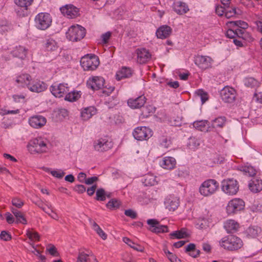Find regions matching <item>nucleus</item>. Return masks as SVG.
<instances>
[{
  "label": "nucleus",
  "mask_w": 262,
  "mask_h": 262,
  "mask_svg": "<svg viewBox=\"0 0 262 262\" xmlns=\"http://www.w3.org/2000/svg\"><path fill=\"white\" fill-rule=\"evenodd\" d=\"M133 135L136 140L142 141L150 138L152 135V132L145 126L137 127L134 129Z\"/></svg>",
  "instance_id": "8"
},
{
  "label": "nucleus",
  "mask_w": 262,
  "mask_h": 262,
  "mask_svg": "<svg viewBox=\"0 0 262 262\" xmlns=\"http://www.w3.org/2000/svg\"><path fill=\"white\" fill-rule=\"evenodd\" d=\"M32 80L31 76L28 74H22L16 78V82L21 86H26L28 88Z\"/></svg>",
  "instance_id": "26"
},
{
  "label": "nucleus",
  "mask_w": 262,
  "mask_h": 262,
  "mask_svg": "<svg viewBox=\"0 0 262 262\" xmlns=\"http://www.w3.org/2000/svg\"><path fill=\"white\" fill-rule=\"evenodd\" d=\"M176 164V159L171 157H165L163 158L160 163L162 167L166 169H173Z\"/></svg>",
  "instance_id": "22"
},
{
  "label": "nucleus",
  "mask_w": 262,
  "mask_h": 262,
  "mask_svg": "<svg viewBox=\"0 0 262 262\" xmlns=\"http://www.w3.org/2000/svg\"><path fill=\"white\" fill-rule=\"evenodd\" d=\"M173 10L178 14L182 15L189 11V8L186 3L179 1L174 3Z\"/></svg>",
  "instance_id": "24"
},
{
  "label": "nucleus",
  "mask_w": 262,
  "mask_h": 262,
  "mask_svg": "<svg viewBox=\"0 0 262 262\" xmlns=\"http://www.w3.org/2000/svg\"><path fill=\"white\" fill-rule=\"evenodd\" d=\"M33 0H15V4L25 10H27L28 7L31 5Z\"/></svg>",
  "instance_id": "42"
},
{
  "label": "nucleus",
  "mask_w": 262,
  "mask_h": 262,
  "mask_svg": "<svg viewBox=\"0 0 262 262\" xmlns=\"http://www.w3.org/2000/svg\"><path fill=\"white\" fill-rule=\"evenodd\" d=\"M245 206V202L240 199H234L230 201L226 207L228 214H232L242 210Z\"/></svg>",
  "instance_id": "10"
},
{
  "label": "nucleus",
  "mask_w": 262,
  "mask_h": 262,
  "mask_svg": "<svg viewBox=\"0 0 262 262\" xmlns=\"http://www.w3.org/2000/svg\"><path fill=\"white\" fill-rule=\"evenodd\" d=\"M159 145L161 148H168L171 144V141L167 136H162L158 139Z\"/></svg>",
  "instance_id": "33"
},
{
  "label": "nucleus",
  "mask_w": 262,
  "mask_h": 262,
  "mask_svg": "<svg viewBox=\"0 0 262 262\" xmlns=\"http://www.w3.org/2000/svg\"><path fill=\"white\" fill-rule=\"evenodd\" d=\"M146 100L145 97L142 95L136 98L129 99L127 101V104L132 108H139L144 106Z\"/></svg>",
  "instance_id": "18"
},
{
  "label": "nucleus",
  "mask_w": 262,
  "mask_h": 262,
  "mask_svg": "<svg viewBox=\"0 0 262 262\" xmlns=\"http://www.w3.org/2000/svg\"><path fill=\"white\" fill-rule=\"evenodd\" d=\"M111 36V33L110 32H107L104 34H103L101 35V38L102 40V42L104 43H107L108 42V40H109Z\"/></svg>",
  "instance_id": "64"
},
{
  "label": "nucleus",
  "mask_w": 262,
  "mask_h": 262,
  "mask_svg": "<svg viewBox=\"0 0 262 262\" xmlns=\"http://www.w3.org/2000/svg\"><path fill=\"white\" fill-rule=\"evenodd\" d=\"M231 24H234L235 26L237 27L238 28H241L243 30L248 28V25L245 21L242 20H238L236 21H231L230 22Z\"/></svg>",
  "instance_id": "54"
},
{
  "label": "nucleus",
  "mask_w": 262,
  "mask_h": 262,
  "mask_svg": "<svg viewBox=\"0 0 262 262\" xmlns=\"http://www.w3.org/2000/svg\"><path fill=\"white\" fill-rule=\"evenodd\" d=\"M89 254L83 252H80L77 258L76 262H88L89 259Z\"/></svg>",
  "instance_id": "51"
},
{
  "label": "nucleus",
  "mask_w": 262,
  "mask_h": 262,
  "mask_svg": "<svg viewBox=\"0 0 262 262\" xmlns=\"http://www.w3.org/2000/svg\"><path fill=\"white\" fill-rule=\"evenodd\" d=\"M0 238L5 241H9L11 239V235L6 231H2L0 234Z\"/></svg>",
  "instance_id": "56"
},
{
  "label": "nucleus",
  "mask_w": 262,
  "mask_h": 262,
  "mask_svg": "<svg viewBox=\"0 0 262 262\" xmlns=\"http://www.w3.org/2000/svg\"><path fill=\"white\" fill-rule=\"evenodd\" d=\"M226 118L225 117H220L213 120V127H223L226 123Z\"/></svg>",
  "instance_id": "45"
},
{
  "label": "nucleus",
  "mask_w": 262,
  "mask_h": 262,
  "mask_svg": "<svg viewBox=\"0 0 262 262\" xmlns=\"http://www.w3.org/2000/svg\"><path fill=\"white\" fill-rule=\"evenodd\" d=\"M47 123V119L41 115H34L28 119L29 124L35 129L43 127Z\"/></svg>",
  "instance_id": "13"
},
{
  "label": "nucleus",
  "mask_w": 262,
  "mask_h": 262,
  "mask_svg": "<svg viewBox=\"0 0 262 262\" xmlns=\"http://www.w3.org/2000/svg\"><path fill=\"white\" fill-rule=\"evenodd\" d=\"M219 186V183L215 180L209 179L201 184L199 191L202 195L208 196L215 193Z\"/></svg>",
  "instance_id": "5"
},
{
  "label": "nucleus",
  "mask_w": 262,
  "mask_h": 262,
  "mask_svg": "<svg viewBox=\"0 0 262 262\" xmlns=\"http://www.w3.org/2000/svg\"><path fill=\"white\" fill-rule=\"evenodd\" d=\"M221 188L224 193L229 195H232L236 194L237 192L239 185L236 180L227 179L222 181Z\"/></svg>",
  "instance_id": "6"
},
{
  "label": "nucleus",
  "mask_w": 262,
  "mask_h": 262,
  "mask_svg": "<svg viewBox=\"0 0 262 262\" xmlns=\"http://www.w3.org/2000/svg\"><path fill=\"white\" fill-rule=\"evenodd\" d=\"M137 62L142 64L147 62L151 58V54L145 49H140L137 50Z\"/></svg>",
  "instance_id": "19"
},
{
  "label": "nucleus",
  "mask_w": 262,
  "mask_h": 262,
  "mask_svg": "<svg viewBox=\"0 0 262 262\" xmlns=\"http://www.w3.org/2000/svg\"><path fill=\"white\" fill-rule=\"evenodd\" d=\"M97 110L94 106L87 107L81 112V116L83 120H87L96 114Z\"/></svg>",
  "instance_id": "27"
},
{
  "label": "nucleus",
  "mask_w": 262,
  "mask_h": 262,
  "mask_svg": "<svg viewBox=\"0 0 262 262\" xmlns=\"http://www.w3.org/2000/svg\"><path fill=\"white\" fill-rule=\"evenodd\" d=\"M45 48L47 51H54L57 48V43L54 39H49L46 41Z\"/></svg>",
  "instance_id": "41"
},
{
  "label": "nucleus",
  "mask_w": 262,
  "mask_h": 262,
  "mask_svg": "<svg viewBox=\"0 0 262 262\" xmlns=\"http://www.w3.org/2000/svg\"><path fill=\"white\" fill-rule=\"evenodd\" d=\"M132 74V72L130 69L123 67L117 72L116 77L118 80H120L123 78L130 77Z\"/></svg>",
  "instance_id": "31"
},
{
  "label": "nucleus",
  "mask_w": 262,
  "mask_h": 262,
  "mask_svg": "<svg viewBox=\"0 0 262 262\" xmlns=\"http://www.w3.org/2000/svg\"><path fill=\"white\" fill-rule=\"evenodd\" d=\"M164 204L167 209L170 211H174L179 206V200L176 197L170 196L166 199Z\"/></svg>",
  "instance_id": "20"
},
{
  "label": "nucleus",
  "mask_w": 262,
  "mask_h": 262,
  "mask_svg": "<svg viewBox=\"0 0 262 262\" xmlns=\"http://www.w3.org/2000/svg\"><path fill=\"white\" fill-rule=\"evenodd\" d=\"M193 126L196 129L202 132H209L210 130V127L209 126L208 122L207 120L195 121L193 123Z\"/></svg>",
  "instance_id": "29"
},
{
  "label": "nucleus",
  "mask_w": 262,
  "mask_h": 262,
  "mask_svg": "<svg viewBox=\"0 0 262 262\" xmlns=\"http://www.w3.org/2000/svg\"><path fill=\"white\" fill-rule=\"evenodd\" d=\"M195 94L200 97L202 103H205L208 99L207 93L202 90H198Z\"/></svg>",
  "instance_id": "49"
},
{
  "label": "nucleus",
  "mask_w": 262,
  "mask_h": 262,
  "mask_svg": "<svg viewBox=\"0 0 262 262\" xmlns=\"http://www.w3.org/2000/svg\"><path fill=\"white\" fill-rule=\"evenodd\" d=\"M50 146V141L47 138L39 137L29 141L27 149L31 154H41L47 152Z\"/></svg>",
  "instance_id": "1"
},
{
  "label": "nucleus",
  "mask_w": 262,
  "mask_h": 262,
  "mask_svg": "<svg viewBox=\"0 0 262 262\" xmlns=\"http://www.w3.org/2000/svg\"><path fill=\"white\" fill-rule=\"evenodd\" d=\"M81 96L80 91H73L67 95V101L74 102L77 100Z\"/></svg>",
  "instance_id": "37"
},
{
  "label": "nucleus",
  "mask_w": 262,
  "mask_h": 262,
  "mask_svg": "<svg viewBox=\"0 0 262 262\" xmlns=\"http://www.w3.org/2000/svg\"><path fill=\"white\" fill-rule=\"evenodd\" d=\"M155 112V108L152 105H147L145 107H143L142 110L141 116L143 118H146L149 116L151 114L154 113Z\"/></svg>",
  "instance_id": "43"
},
{
  "label": "nucleus",
  "mask_w": 262,
  "mask_h": 262,
  "mask_svg": "<svg viewBox=\"0 0 262 262\" xmlns=\"http://www.w3.org/2000/svg\"><path fill=\"white\" fill-rule=\"evenodd\" d=\"M79 15V9L73 5H67V18H74Z\"/></svg>",
  "instance_id": "30"
},
{
  "label": "nucleus",
  "mask_w": 262,
  "mask_h": 262,
  "mask_svg": "<svg viewBox=\"0 0 262 262\" xmlns=\"http://www.w3.org/2000/svg\"><path fill=\"white\" fill-rule=\"evenodd\" d=\"M241 171H242L246 175L250 177H253L256 173V169L251 166H245L242 168Z\"/></svg>",
  "instance_id": "44"
},
{
  "label": "nucleus",
  "mask_w": 262,
  "mask_h": 262,
  "mask_svg": "<svg viewBox=\"0 0 262 262\" xmlns=\"http://www.w3.org/2000/svg\"><path fill=\"white\" fill-rule=\"evenodd\" d=\"M194 61L200 69L206 70L211 67L212 59L207 56L197 55L194 57Z\"/></svg>",
  "instance_id": "14"
},
{
  "label": "nucleus",
  "mask_w": 262,
  "mask_h": 262,
  "mask_svg": "<svg viewBox=\"0 0 262 262\" xmlns=\"http://www.w3.org/2000/svg\"><path fill=\"white\" fill-rule=\"evenodd\" d=\"M147 224L149 226L148 229L152 232L159 233L168 232V227L162 225L160 222L156 219H149L147 221Z\"/></svg>",
  "instance_id": "11"
},
{
  "label": "nucleus",
  "mask_w": 262,
  "mask_h": 262,
  "mask_svg": "<svg viewBox=\"0 0 262 262\" xmlns=\"http://www.w3.org/2000/svg\"><path fill=\"white\" fill-rule=\"evenodd\" d=\"M201 144L200 139L195 138H190L189 139L188 146L191 149H195L197 148Z\"/></svg>",
  "instance_id": "46"
},
{
  "label": "nucleus",
  "mask_w": 262,
  "mask_h": 262,
  "mask_svg": "<svg viewBox=\"0 0 262 262\" xmlns=\"http://www.w3.org/2000/svg\"><path fill=\"white\" fill-rule=\"evenodd\" d=\"M47 250L49 253V254L53 256L56 257L59 255V253L57 252L56 247L52 245H49L47 247Z\"/></svg>",
  "instance_id": "52"
},
{
  "label": "nucleus",
  "mask_w": 262,
  "mask_h": 262,
  "mask_svg": "<svg viewBox=\"0 0 262 262\" xmlns=\"http://www.w3.org/2000/svg\"><path fill=\"white\" fill-rule=\"evenodd\" d=\"M143 183L145 186H153L157 183L156 177L151 174H147L145 176Z\"/></svg>",
  "instance_id": "39"
},
{
  "label": "nucleus",
  "mask_w": 262,
  "mask_h": 262,
  "mask_svg": "<svg viewBox=\"0 0 262 262\" xmlns=\"http://www.w3.org/2000/svg\"><path fill=\"white\" fill-rule=\"evenodd\" d=\"M27 54V50L24 47H16L12 51V54L14 57H17L21 60L24 59Z\"/></svg>",
  "instance_id": "28"
},
{
  "label": "nucleus",
  "mask_w": 262,
  "mask_h": 262,
  "mask_svg": "<svg viewBox=\"0 0 262 262\" xmlns=\"http://www.w3.org/2000/svg\"><path fill=\"white\" fill-rule=\"evenodd\" d=\"M36 27L41 30H45L49 28L52 23V18L48 13H39L35 18Z\"/></svg>",
  "instance_id": "7"
},
{
  "label": "nucleus",
  "mask_w": 262,
  "mask_h": 262,
  "mask_svg": "<svg viewBox=\"0 0 262 262\" xmlns=\"http://www.w3.org/2000/svg\"><path fill=\"white\" fill-rule=\"evenodd\" d=\"M226 7H225L224 6L223 7L222 6H217L215 9L216 14L219 16L225 15Z\"/></svg>",
  "instance_id": "59"
},
{
  "label": "nucleus",
  "mask_w": 262,
  "mask_h": 262,
  "mask_svg": "<svg viewBox=\"0 0 262 262\" xmlns=\"http://www.w3.org/2000/svg\"><path fill=\"white\" fill-rule=\"evenodd\" d=\"M220 95L222 100L224 102L232 103L235 100L236 92L233 88L227 86L221 91Z\"/></svg>",
  "instance_id": "9"
},
{
  "label": "nucleus",
  "mask_w": 262,
  "mask_h": 262,
  "mask_svg": "<svg viewBox=\"0 0 262 262\" xmlns=\"http://www.w3.org/2000/svg\"><path fill=\"white\" fill-rule=\"evenodd\" d=\"M51 174L55 178L60 179L64 176V172L61 170H54L51 171Z\"/></svg>",
  "instance_id": "55"
},
{
  "label": "nucleus",
  "mask_w": 262,
  "mask_h": 262,
  "mask_svg": "<svg viewBox=\"0 0 262 262\" xmlns=\"http://www.w3.org/2000/svg\"><path fill=\"white\" fill-rule=\"evenodd\" d=\"M124 214L132 219H135L137 217V213L132 209L126 210Z\"/></svg>",
  "instance_id": "60"
},
{
  "label": "nucleus",
  "mask_w": 262,
  "mask_h": 262,
  "mask_svg": "<svg viewBox=\"0 0 262 262\" xmlns=\"http://www.w3.org/2000/svg\"><path fill=\"white\" fill-rule=\"evenodd\" d=\"M6 219L8 224H12L14 222V218L10 212H7L5 214Z\"/></svg>",
  "instance_id": "62"
},
{
  "label": "nucleus",
  "mask_w": 262,
  "mask_h": 262,
  "mask_svg": "<svg viewBox=\"0 0 262 262\" xmlns=\"http://www.w3.org/2000/svg\"><path fill=\"white\" fill-rule=\"evenodd\" d=\"M121 202L116 199H111L106 205L107 208L111 210L117 209L120 207Z\"/></svg>",
  "instance_id": "40"
},
{
  "label": "nucleus",
  "mask_w": 262,
  "mask_h": 262,
  "mask_svg": "<svg viewBox=\"0 0 262 262\" xmlns=\"http://www.w3.org/2000/svg\"><path fill=\"white\" fill-rule=\"evenodd\" d=\"M11 212L14 215L15 217L16 218V223H21L23 224H27V222L26 219H25L24 215L22 214L21 212L18 211V210L12 208Z\"/></svg>",
  "instance_id": "34"
},
{
  "label": "nucleus",
  "mask_w": 262,
  "mask_h": 262,
  "mask_svg": "<svg viewBox=\"0 0 262 262\" xmlns=\"http://www.w3.org/2000/svg\"><path fill=\"white\" fill-rule=\"evenodd\" d=\"M171 28L167 25L160 27L156 32L158 38L164 39L168 37L171 33Z\"/></svg>",
  "instance_id": "23"
},
{
  "label": "nucleus",
  "mask_w": 262,
  "mask_h": 262,
  "mask_svg": "<svg viewBox=\"0 0 262 262\" xmlns=\"http://www.w3.org/2000/svg\"><path fill=\"white\" fill-rule=\"evenodd\" d=\"M85 29L83 27L78 25H72L67 32V38L72 41H77L85 36Z\"/></svg>",
  "instance_id": "4"
},
{
  "label": "nucleus",
  "mask_w": 262,
  "mask_h": 262,
  "mask_svg": "<svg viewBox=\"0 0 262 262\" xmlns=\"http://www.w3.org/2000/svg\"><path fill=\"white\" fill-rule=\"evenodd\" d=\"M123 241L127 244L130 247L134 249V250L139 251V252H143L144 251V247L138 245L137 244H135L133 241H132L129 238L127 237H124L123 239Z\"/></svg>",
  "instance_id": "35"
},
{
  "label": "nucleus",
  "mask_w": 262,
  "mask_h": 262,
  "mask_svg": "<svg viewBox=\"0 0 262 262\" xmlns=\"http://www.w3.org/2000/svg\"><path fill=\"white\" fill-rule=\"evenodd\" d=\"M12 203L13 206L18 208H21L24 204V202L20 199L17 198L12 199Z\"/></svg>",
  "instance_id": "57"
},
{
  "label": "nucleus",
  "mask_w": 262,
  "mask_h": 262,
  "mask_svg": "<svg viewBox=\"0 0 262 262\" xmlns=\"http://www.w3.org/2000/svg\"><path fill=\"white\" fill-rule=\"evenodd\" d=\"M244 83L246 86L252 88L258 87L259 85V82L252 77L245 78Z\"/></svg>",
  "instance_id": "38"
},
{
  "label": "nucleus",
  "mask_w": 262,
  "mask_h": 262,
  "mask_svg": "<svg viewBox=\"0 0 262 262\" xmlns=\"http://www.w3.org/2000/svg\"><path fill=\"white\" fill-rule=\"evenodd\" d=\"M113 144L106 139L100 138L96 140L93 143V146L95 150L99 152H103L111 149Z\"/></svg>",
  "instance_id": "12"
},
{
  "label": "nucleus",
  "mask_w": 262,
  "mask_h": 262,
  "mask_svg": "<svg viewBox=\"0 0 262 262\" xmlns=\"http://www.w3.org/2000/svg\"><path fill=\"white\" fill-rule=\"evenodd\" d=\"M78 180L82 183H85L86 180V175L84 172H80L77 177Z\"/></svg>",
  "instance_id": "63"
},
{
  "label": "nucleus",
  "mask_w": 262,
  "mask_h": 262,
  "mask_svg": "<svg viewBox=\"0 0 262 262\" xmlns=\"http://www.w3.org/2000/svg\"><path fill=\"white\" fill-rule=\"evenodd\" d=\"M13 98L16 102H24L25 101V96L23 94L14 95Z\"/></svg>",
  "instance_id": "58"
},
{
  "label": "nucleus",
  "mask_w": 262,
  "mask_h": 262,
  "mask_svg": "<svg viewBox=\"0 0 262 262\" xmlns=\"http://www.w3.org/2000/svg\"><path fill=\"white\" fill-rule=\"evenodd\" d=\"M104 81L103 77L94 76L89 79L86 84L89 88H91L93 90H97L103 88Z\"/></svg>",
  "instance_id": "15"
},
{
  "label": "nucleus",
  "mask_w": 262,
  "mask_h": 262,
  "mask_svg": "<svg viewBox=\"0 0 262 262\" xmlns=\"http://www.w3.org/2000/svg\"><path fill=\"white\" fill-rule=\"evenodd\" d=\"M50 90L55 97L61 98L66 93V85L64 83H55L51 86Z\"/></svg>",
  "instance_id": "17"
},
{
  "label": "nucleus",
  "mask_w": 262,
  "mask_h": 262,
  "mask_svg": "<svg viewBox=\"0 0 262 262\" xmlns=\"http://www.w3.org/2000/svg\"><path fill=\"white\" fill-rule=\"evenodd\" d=\"M235 14L236 10L235 8H229V6L226 7L225 12V16L226 18H229L234 16Z\"/></svg>",
  "instance_id": "50"
},
{
  "label": "nucleus",
  "mask_w": 262,
  "mask_h": 262,
  "mask_svg": "<svg viewBox=\"0 0 262 262\" xmlns=\"http://www.w3.org/2000/svg\"><path fill=\"white\" fill-rule=\"evenodd\" d=\"M11 29L10 24L7 21H3L0 24V33H4Z\"/></svg>",
  "instance_id": "53"
},
{
  "label": "nucleus",
  "mask_w": 262,
  "mask_h": 262,
  "mask_svg": "<svg viewBox=\"0 0 262 262\" xmlns=\"http://www.w3.org/2000/svg\"><path fill=\"white\" fill-rule=\"evenodd\" d=\"M26 235L31 241H37L39 239V236L37 232L32 230H27Z\"/></svg>",
  "instance_id": "47"
},
{
  "label": "nucleus",
  "mask_w": 262,
  "mask_h": 262,
  "mask_svg": "<svg viewBox=\"0 0 262 262\" xmlns=\"http://www.w3.org/2000/svg\"><path fill=\"white\" fill-rule=\"evenodd\" d=\"M221 245L228 250H236L243 246L242 241L236 236L229 235L223 238L220 242Z\"/></svg>",
  "instance_id": "3"
},
{
  "label": "nucleus",
  "mask_w": 262,
  "mask_h": 262,
  "mask_svg": "<svg viewBox=\"0 0 262 262\" xmlns=\"http://www.w3.org/2000/svg\"><path fill=\"white\" fill-rule=\"evenodd\" d=\"M169 236L170 238L172 239H181L188 237L189 236V234L187 232L186 230L185 229L183 228L180 230L176 231L171 233L169 234Z\"/></svg>",
  "instance_id": "32"
},
{
  "label": "nucleus",
  "mask_w": 262,
  "mask_h": 262,
  "mask_svg": "<svg viewBox=\"0 0 262 262\" xmlns=\"http://www.w3.org/2000/svg\"><path fill=\"white\" fill-rule=\"evenodd\" d=\"M47 88V84L44 82L38 79L32 80L28 86V89L31 92L38 93L44 91Z\"/></svg>",
  "instance_id": "16"
},
{
  "label": "nucleus",
  "mask_w": 262,
  "mask_h": 262,
  "mask_svg": "<svg viewBox=\"0 0 262 262\" xmlns=\"http://www.w3.org/2000/svg\"><path fill=\"white\" fill-rule=\"evenodd\" d=\"M239 224L233 220H227L224 224V228L228 233H234L237 231Z\"/></svg>",
  "instance_id": "25"
},
{
  "label": "nucleus",
  "mask_w": 262,
  "mask_h": 262,
  "mask_svg": "<svg viewBox=\"0 0 262 262\" xmlns=\"http://www.w3.org/2000/svg\"><path fill=\"white\" fill-rule=\"evenodd\" d=\"M250 190L254 193L262 190V180L257 178H252L248 184Z\"/></svg>",
  "instance_id": "21"
},
{
  "label": "nucleus",
  "mask_w": 262,
  "mask_h": 262,
  "mask_svg": "<svg viewBox=\"0 0 262 262\" xmlns=\"http://www.w3.org/2000/svg\"><path fill=\"white\" fill-rule=\"evenodd\" d=\"M74 190L78 193H82L85 191L86 188L83 185H77L75 186Z\"/></svg>",
  "instance_id": "61"
},
{
  "label": "nucleus",
  "mask_w": 262,
  "mask_h": 262,
  "mask_svg": "<svg viewBox=\"0 0 262 262\" xmlns=\"http://www.w3.org/2000/svg\"><path fill=\"white\" fill-rule=\"evenodd\" d=\"M96 200L99 201H104L105 200V190L103 188H99L97 190L96 192Z\"/></svg>",
  "instance_id": "48"
},
{
  "label": "nucleus",
  "mask_w": 262,
  "mask_h": 262,
  "mask_svg": "<svg viewBox=\"0 0 262 262\" xmlns=\"http://www.w3.org/2000/svg\"><path fill=\"white\" fill-rule=\"evenodd\" d=\"M247 231L249 236L256 237L261 233V229L258 226H252L250 227Z\"/></svg>",
  "instance_id": "36"
},
{
  "label": "nucleus",
  "mask_w": 262,
  "mask_h": 262,
  "mask_svg": "<svg viewBox=\"0 0 262 262\" xmlns=\"http://www.w3.org/2000/svg\"><path fill=\"white\" fill-rule=\"evenodd\" d=\"M99 63L98 57L92 54L83 56L80 60V64L84 71H94L98 68Z\"/></svg>",
  "instance_id": "2"
}]
</instances>
